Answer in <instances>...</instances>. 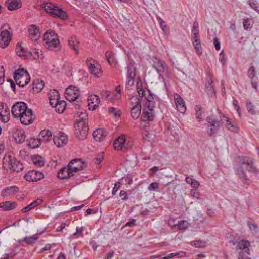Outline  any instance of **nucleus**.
<instances>
[{"label": "nucleus", "mask_w": 259, "mask_h": 259, "mask_svg": "<svg viewBox=\"0 0 259 259\" xmlns=\"http://www.w3.org/2000/svg\"><path fill=\"white\" fill-rule=\"evenodd\" d=\"M238 165L237 169V174L239 179L244 184L249 185L250 180L248 178L245 168L248 167V171L256 175L258 172L257 168L254 165L253 159L247 156H238Z\"/></svg>", "instance_id": "1"}, {"label": "nucleus", "mask_w": 259, "mask_h": 259, "mask_svg": "<svg viewBox=\"0 0 259 259\" xmlns=\"http://www.w3.org/2000/svg\"><path fill=\"white\" fill-rule=\"evenodd\" d=\"M88 114L85 112H81L78 119H76L74 125L75 128V135L79 140H84L88 135L89 127L88 125Z\"/></svg>", "instance_id": "2"}, {"label": "nucleus", "mask_w": 259, "mask_h": 259, "mask_svg": "<svg viewBox=\"0 0 259 259\" xmlns=\"http://www.w3.org/2000/svg\"><path fill=\"white\" fill-rule=\"evenodd\" d=\"M43 41L46 48L49 50L58 51L60 49L58 35L52 30L47 31L43 35Z\"/></svg>", "instance_id": "3"}, {"label": "nucleus", "mask_w": 259, "mask_h": 259, "mask_svg": "<svg viewBox=\"0 0 259 259\" xmlns=\"http://www.w3.org/2000/svg\"><path fill=\"white\" fill-rule=\"evenodd\" d=\"M3 167L7 170L19 172L23 169V165L19 161H17L13 156L6 155L3 158Z\"/></svg>", "instance_id": "4"}, {"label": "nucleus", "mask_w": 259, "mask_h": 259, "mask_svg": "<svg viewBox=\"0 0 259 259\" xmlns=\"http://www.w3.org/2000/svg\"><path fill=\"white\" fill-rule=\"evenodd\" d=\"M44 9L46 13L54 17L59 18L62 20L67 18V15L64 11L61 8L51 2H47L44 4Z\"/></svg>", "instance_id": "5"}, {"label": "nucleus", "mask_w": 259, "mask_h": 259, "mask_svg": "<svg viewBox=\"0 0 259 259\" xmlns=\"http://www.w3.org/2000/svg\"><path fill=\"white\" fill-rule=\"evenodd\" d=\"M12 30L8 23L4 24L1 27L0 47L6 48L10 44L12 37Z\"/></svg>", "instance_id": "6"}, {"label": "nucleus", "mask_w": 259, "mask_h": 259, "mask_svg": "<svg viewBox=\"0 0 259 259\" xmlns=\"http://www.w3.org/2000/svg\"><path fill=\"white\" fill-rule=\"evenodd\" d=\"M14 78L16 84L20 87L27 85L30 81V76L24 68L16 70L14 73Z\"/></svg>", "instance_id": "7"}, {"label": "nucleus", "mask_w": 259, "mask_h": 259, "mask_svg": "<svg viewBox=\"0 0 259 259\" xmlns=\"http://www.w3.org/2000/svg\"><path fill=\"white\" fill-rule=\"evenodd\" d=\"M127 82L126 83V88L129 90V88L134 85V78L136 76V68L134 66V62L131 61L127 67Z\"/></svg>", "instance_id": "8"}, {"label": "nucleus", "mask_w": 259, "mask_h": 259, "mask_svg": "<svg viewBox=\"0 0 259 259\" xmlns=\"http://www.w3.org/2000/svg\"><path fill=\"white\" fill-rule=\"evenodd\" d=\"M23 112V114L19 117L21 122L25 125L33 123L35 119V116L33 114L32 110L27 108L26 110Z\"/></svg>", "instance_id": "9"}, {"label": "nucleus", "mask_w": 259, "mask_h": 259, "mask_svg": "<svg viewBox=\"0 0 259 259\" xmlns=\"http://www.w3.org/2000/svg\"><path fill=\"white\" fill-rule=\"evenodd\" d=\"M66 99L70 102L76 101L80 95V90L75 86H69L65 91Z\"/></svg>", "instance_id": "10"}, {"label": "nucleus", "mask_w": 259, "mask_h": 259, "mask_svg": "<svg viewBox=\"0 0 259 259\" xmlns=\"http://www.w3.org/2000/svg\"><path fill=\"white\" fill-rule=\"evenodd\" d=\"M68 165L74 174L82 170L86 166L84 162L81 158L72 159L68 163Z\"/></svg>", "instance_id": "11"}, {"label": "nucleus", "mask_w": 259, "mask_h": 259, "mask_svg": "<svg viewBox=\"0 0 259 259\" xmlns=\"http://www.w3.org/2000/svg\"><path fill=\"white\" fill-rule=\"evenodd\" d=\"M206 121L209 124V126H210L209 130L208 131V134L209 136H211L217 133L220 129V121L217 120L214 118L213 115H211L208 117L206 118Z\"/></svg>", "instance_id": "12"}, {"label": "nucleus", "mask_w": 259, "mask_h": 259, "mask_svg": "<svg viewBox=\"0 0 259 259\" xmlns=\"http://www.w3.org/2000/svg\"><path fill=\"white\" fill-rule=\"evenodd\" d=\"M27 108V104L24 102H17L12 107V114L14 117H19L23 114V111L26 110Z\"/></svg>", "instance_id": "13"}, {"label": "nucleus", "mask_w": 259, "mask_h": 259, "mask_svg": "<svg viewBox=\"0 0 259 259\" xmlns=\"http://www.w3.org/2000/svg\"><path fill=\"white\" fill-rule=\"evenodd\" d=\"M53 141L57 147H63L67 144L68 138L64 133L59 132L54 136Z\"/></svg>", "instance_id": "14"}, {"label": "nucleus", "mask_w": 259, "mask_h": 259, "mask_svg": "<svg viewBox=\"0 0 259 259\" xmlns=\"http://www.w3.org/2000/svg\"><path fill=\"white\" fill-rule=\"evenodd\" d=\"M44 177L42 172L34 170L28 171L24 176L26 180L29 182L37 181L42 179Z\"/></svg>", "instance_id": "15"}, {"label": "nucleus", "mask_w": 259, "mask_h": 259, "mask_svg": "<svg viewBox=\"0 0 259 259\" xmlns=\"http://www.w3.org/2000/svg\"><path fill=\"white\" fill-rule=\"evenodd\" d=\"M174 99L176 108L178 112L181 113H184L186 110V107L185 101L178 94H175Z\"/></svg>", "instance_id": "16"}, {"label": "nucleus", "mask_w": 259, "mask_h": 259, "mask_svg": "<svg viewBox=\"0 0 259 259\" xmlns=\"http://www.w3.org/2000/svg\"><path fill=\"white\" fill-rule=\"evenodd\" d=\"M88 68L90 73L94 76L100 77L102 76L101 66L96 60L93 61V63L90 64Z\"/></svg>", "instance_id": "17"}, {"label": "nucleus", "mask_w": 259, "mask_h": 259, "mask_svg": "<svg viewBox=\"0 0 259 259\" xmlns=\"http://www.w3.org/2000/svg\"><path fill=\"white\" fill-rule=\"evenodd\" d=\"M10 111L7 105L4 103H0V119L4 123L9 120Z\"/></svg>", "instance_id": "18"}, {"label": "nucleus", "mask_w": 259, "mask_h": 259, "mask_svg": "<svg viewBox=\"0 0 259 259\" xmlns=\"http://www.w3.org/2000/svg\"><path fill=\"white\" fill-rule=\"evenodd\" d=\"M29 37L34 41H37L40 36L39 29L35 25H31L28 28Z\"/></svg>", "instance_id": "19"}, {"label": "nucleus", "mask_w": 259, "mask_h": 259, "mask_svg": "<svg viewBox=\"0 0 259 259\" xmlns=\"http://www.w3.org/2000/svg\"><path fill=\"white\" fill-rule=\"evenodd\" d=\"M100 102L99 97L96 95H91L88 98V106L89 109L94 110Z\"/></svg>", "instance_id": "20"}, {"label": "nucleus", "mask_w": 259, "mask_h": 259, "mask_svg": "<svg viewBox=\"0 0 259 259\" xmlns=\"http://www.w3.org/2000/svg\"><path fill=\"white\" fill-rule=\"evenodd\" d=\"M136 105H134L131 110V114L132 117L134 119H137L141 114V105L140 103V100L138 98L135 99Z\"/></svg>", "instance_id": "21"}, {"label": "nucleus", "mask_w": 259, "mask_h": 259, "mask_svg": "<svg viewBox=\"0 0 259 259\" xmlns=\"http://www.w3.org/2000/svg\"><path fill=\"white\" fill-rule=\"evenodd\" d=\"M74 175L69 165L61 168L58 172V177L60 179H68Z\"/></svg>", "instance_id": "22"}, {"label": "nucleus", "mask_w": 259, "mask_h": 259, "mask_svg": "<svg viewBox=\"0 0 259 259\" xmlns=\"http://www.w3.org/2000/svg\"><path fill=\"white\" fill-rule=\"evenodd\" d=\"M108 132L103 128H98L93 132V136L96 141H103L107 136Z\"/></svg>", "instance_id": "23"}, {"label": "nucleus", "mask_w": 259, "mask_h": 259, "mask_svg": "<svg viewBox=\"0 0 259 259\" xmlns=\"http://www.w3.org/2000/svg\"><path fill=\"white\" fill-rule=\"evenodd\" d=\"M79 43V41L75 36H72L68 38V44L69 46L74 50L75 54L77 55L79 54V53L78 49Z\"/></svg>", "instance_id": "24"}, {"label": "nucleus", "mask_w": 259, "mask_h": 259, "mask_svg": "<svg viewBox=\"0 0 259 259\" xmlns=\"http://www.w3.org/2000/svg\"><path fill=\"white\" fill-rule=\"evenodd\" d=\"M125 142V137L124 135H121L118 137L114 142V148L115 150L120 151L122 150L124 147L126 148L125 146H124Z\"/></svg>", "instance_id": "25"}, {"label": "nucleus", "mask_w": 259, "mask_h": 259, "mask_svg": "<svg viewBox=\"0 0 259 259\" xmlns=\"http://www.w3.org/2000/svg\"><path fill=\"white\" fill-rule=\"evenodd\" d=\"M60 94L58 91L56 90H51L49 93V99L50 105L53 107L55 104L59 101Z\"/></svg>", "instance_id": "26"}, {"label": "nucleus", "mask_w": 259, "mask_h": 259, "mask_svg": "<svg viewBox=\"0 0 259 259\" xmlns=\"http://www.w3.org/2000/svg\"><path fill=\"white\" fill-rule=\"evenodd\" d=\"M17 205L14 201H5L0 203V209L3 211H10L14 209Z\"/></svg>", "instance_id": "27"}, {"label": "nucleus", "mask_w": 259, "mask_h": 259, "mask_svg": "<svg viewBox=\"0 0 259 259\" xmlns=\"http://www.w3.org/2000/svg\"><path fill=\"white\" fill-rule=\"evenodd\" d=\"M155 115L154 110L146 109L144 108L143 109L142 113V117L144 120L153 121Z\"/></svg>", "instance_id": "28"}, {"label": "nucleus", "mask_w": 259, "mask_h": 259, "mask_svg": "<svg viewBox=\"0 0 259 259\" xmlns=\"http://www.w3.org/2000/svg\"><path fill=\"white\" fill-rule=\"evenodd\" d=\"M52 136L51 131L49 130L44 129L40 132L38 139L41 142H48L51 140Z\"/></svg>", "instance_id": "29"}, {"label": "nucleus", "mask_w": 259, "mask_h": 259, "mask_svg": "<svg viewBox=\"0 0 259 259\" xmlns=\"http://www.w3.org/2000/svg\"><path fill=\"white\" fill-rule=\"evenodd\" d=\"M153 66L159 73L164 72L165 69L167 67V64L165 63V62L161 60L154 61Z\"/></svg>", "instance_id": "30"}, {"label": "nucleus", "mask_w": 259, "mask_h": 259, "mask_svg": "<svg viewBox=\"0 0 259 259\" xmlns=\"http://www.w3.org/2000/svg\"><path fill=\"white\" fill-rule=\"evenodd\" d=\"M205 88L207 94L209 96H213L215 95V91L213 85V80L211 78L207 79Z\"/></svg>", "instance_id": "31"}, {"label": "nucleus", "mask_w": 259, "mask_h": 259, "mask_svg": "<svg viewBox=\"0 0 259 259\" xmlns=\"http://www.w3.org/2000/svg\"><path fill=\"white\" fill-rule=\"evenodd\" d=\"M19 188L16 186L8 187L3 190L2 195L4 197L14 195L18 192Z\"/></svg>", "instance_id": "32"}, {"label": "nucleus", "mask_w": 259, "mask_h": 259, "mask_svg": "<svg viewBox=\"0 0 259 259\" xmlns=\"http://www.w3.org/2000/svg\"><path fill=\"white\" fill-rule=\"evenodd\" d=\"M148 92L149 93V95L147 97H145L146 102L145 104V108L146 109L154 110L155 105V102L153 100L154 98L151 94L150 91L148 90Z\"/></svg>", "instance_id": "33"}, {"label": "nucleus", "mask_w": 259, "mask_h": 259, "mask_svg": "<svg viewBox=\"0 0 259 259\" xmlns=\"http://www.w3.org/2000/svg\"><path fill=\"white\" fill-rule=\"evenodd\" d=\"M42 202V200L40 199H37L36 200L31 202L30 204L24 207L22 209V212L25 213L30 211V210L34 208L37 206L40 205Z\"/></svg>", "instance_id": "34"}, {"label": "nucleus", "mask_w": 259, "mask_h": 259, "mask_svg": "<svg viewBox=\"0 0 259 259\" xmlns=\"http://www.w3.org/2000/svg\"><path fill=\"white\" fill-rule=\"evenodd\" d=\"M22 3L20 0H11L7 6L8 9L10 11L15 10L21 8Z\"/></svg>", "instance_id": "35"}, {"label": "nucleus", "mask_w": 259, "mask_h": 259, "mask_svg": "<svg viewBox=\"0 0 259 259\" xmlns=\"http://www.w3.org/2000/svg\"><path fill=\"white\" fill-rule=\"evenodd\" d=\"M195 114L196 119L199 121L203 120L204 116V111L200 105H196L195 107Z\"/></svg>", "instance_id": "36"}, {"label": "nucleus", "mask_w": 259, "mask_h": 259, "mask_svg": "<svg viewBox=\"0 0 259 259\" xmlns=\"http://www.w3.org/2000/svg\"><path fill=\"white\" fill-rule=\"evenodd\" d=\"M38 239V237L36 235H34L31 237H26L20 239L18 242L19 243L25 242L29 245H33Z\"/></svg>", "instance_id": "37"}, {"label": "nucleus", "mask_w": 259, "mask_h": 259, "mask_svg": "<svg viewBox=\"0 0 259 259\" xmlns=\"http://www.w3.org/2000/svg\"><path fill=\"white\" fill-rule=\"evenodd\" d=\"M27 145L32 149L38 148L41 143L38 138L37 139L31 138L27 140Z\"/></svg>", "instance_id": "38"}, {"label": "nucleus", "mask_w": 259, "mask_h": 259, "mask_svg": "<svg viewBox=\"0 0 259 259\" xmlns=\"http://www.w3.org/2000/svg\"><path fill=\"white\" fill-rule=\"evenodd\" d=\"M33 90L34 92L38 93L40 92L44 87V83L42 80L35 79L33 82Z\"/></svg>", "instance_id": "39"}, {"label": "nucleus", "mask_w": 259, "mask_h": 259, "mask_svg": "<svg viewBox=\"0 0 259 259\" xmlns=\"http://www.w3.org/2000/svg\"><path fill=\"white\" fill-rule=\"evenodd\" d=\"M66 106V103L65 101H59L58 103H56V104H55L54 105L53 107L56 108V111H57L59 113H62L64 112Z\"/></svg>", "instance_id": "40"}, {"label": "nucleus", "mask_w": 259, "mask_h": 259, "mask_svg": "<svg viewBox=\"0 0 259 259\" xmlns=\"http://www.w3.org/2000/svg\"><path fill=\"white\" fill-rule=\"evenodd\" d=\"M246 108L248 113L252 115H255L257 113V111L255 109V106L249 100H247L246 102Z\"/></svg>", "instance_id": "41"}, {"label": "nucleus", "mask_w": 259, "mask_h": 259, "mask_svg": "<svg viewBox=\"0 0 259 259\" xmlns=\"http://www.w3.org/2000/svg\"><path fill=\"white\" fill-rule=\"evenodd\" d=\"M105 56L109 64L112 66L115 65L116 61L113 52L108 51L106 52Z\"/></svg>", "instance_id": "42"}, {"label": "nucleus", "mask_w": 259, "mask_h": 259, "mask_svg": "<svg viewBox=\"0 0 259 259\" xmlns=\"http://www.w3.org/2000/svg\"><path fill=\"white\" fill-rule=\"evenodd\" d=\"M185 255V252H180L177 253H171L165 256H162L161 255L157 256L158 257H161L162 259H170L174 257L177 256L178 257H181L184 256Z\"/></svg>", "instance_id": "43"}, {"label": "nucleus", "mask_w": 259, "mask_h": 259, "mask_svg": "<svg viewBox=\"0 0 259 259\" xmlns=\"http://www.w3.org/2000/svg\"><path fill=\"white\" fill-rule=\"evenodd\" d=\"M250 245L249 241L242 239L237 243V247L240 249H242L248 248Z\"/></svg>", "instance_id": "44"}, {"label": "nucleus", "mask_w": 259, "mask_h": 259, "mask_svg": "<svg viewBox=\"0 0 259 259\" xmlns=\"http://www.w3.org/2000/svg\"><path fill=\"white\" fill-rule=\"evenodd\" d=\"M174 227L175 228L177 227L179 230H184L188 228V223L185 220H181L178 222L177 224L174 225Z\"/></svg>", "instance_id": "45"}, {"label": "nucleus", "mask_w": 259, "mask_h": 259, "mask_svg": "<svg viewBox=\"0 0 259 259\" xmlns=\"http://www.w3.org/2000/svg\"><path fill=\"white\" fill-rule=\"evenodd\" d=\"M14 137L16 142L20 144L22 143L25 141V136L20 132L16 133Z\"/></svg>", "instance_id": "46"}, {"label": "nucleus", "mask_w": 259, "mask_h": 259, "mask_svg": "<svg viewBox=\"0 0 259 259\" xmlns=\"http://www.w3.org/2000/svg\"><path fill=\"white\" fill-rule=\"evenodd\" d=\"M15 49L17 55L22 57L24 55L26 49L20 44H17Z\"/></svg>", "instance_id": "47"}, {"label": "nucleus", "mask_w": 259, "mask_h": 259, "mask_svg": "<svg viewBox=\"0 0 259 259\" xmlns=\"http://www.w3.org/2000/svg\"><path fill=\"white\" fill-rule=\"evenodd\" d=\"M193 45L194 47L195 50L197 53L198 55L200 56L202 52V47L201 45L200 41L197 42H192Z\"/></svg>", "instance_id": "48"}, {"label": "nucleus", "mask_w": 259, "mask_h": 259, "mask_svg": "<svg viewBox=\"0 0 259 259\" xmlns=\"http://www.w3.org/2000/svg\"><path fill=\"white\" fill-rule=\"evenodd\" d=\"M157 19L159 23L160 28L163 30V31L166 33L168 31V29L167 28L165 22L161 18L159 17H157Z\"/></svg>", "instance_id": "49"}, {"label": "nucleus", "mask_w": 259, "mask_h": 259, "mask_svg": "<svg viewBox=\"0 0 259 259\" xmlns=\"http://www.w3.org/2000/svg\"><path fill=\"white\" fill-rule=\"evenodd\" d=\"M250 6L256 11L257 12H259V5L254 0H249L248 2Z\"/></svg>", "instance_id": "50"}, {"label": "nucleus", "mask_w": 259, "mask_h": 259, "mask_svg": "<svg viewBox=\"0 0 259 259\" xmlns=\"http://www.w3.org/2000/svg\"><path fill=\"white\" fill-rule=\"evenodd\" d=\"M248 76L251 80H253L255 76V71L254 66L250 67L248 70Z\"/></svg>", "instance_id": "51"}, {"label": "nucleus", "mask_w": 259, "mask_h": 259, "mask_svg": "<svg viewBox=\"0 0 259 259\" xmlns=\"http://www.w3.org/2000/svg\"><path fill=\"white\" fill-rule=\"evenodd\" d=\"M223 117L226 118V127L228 130H230L231 131H234L235 127L232 123V122H231L229 118H227L224 115H223Z\"/></svg>", "instance_id": "52"}, {"label": "nucleus", "mask_w": 259, "mask_h": 259, "mask_svg": "<svg viewBox=\"0 0 259 259\" xmlns=\"http://www.w3.org/2000/svg\"><path fill=\"white\" fill-rule=\"evenodd\" d=\"M243 27L245 30H248V29L252 27L251 21L248 18L243 19Z\"/></svg>", "instance_id": "53"}, {"label": "nucleus", "mask_w": 259, "mask_h": 259, "mask_svg": "<svg viewBox=\"0 0 259 259\" xmlns=\"http://www.w3.org/2000/svg\"><path fill=\"white\" fill-rule=\"evenodd\" d=\"M233 104L235 109L237 110L239 117H241V108L239 105L238 101L236 99L233 100Z\"/></svg>", "instance_id": "54"}, {"label": "nucleus", "mask_w": 259, "mask_h": 259, "mask_svg": "<svg viewBox=\"0 0 259 259\" xmlns=\"http://www.w3.org/2000/svg\"><path fill=\"white\" fill-rule=\"evenodd\" d=\"M247 224L250 230H254L256 232L257 231V226L253 221H248Z\"/></svg>", "instance_id": "55"}, {"label": "nucleus", "mask_w": 259, "mask_h": 259, "mask_svg": "<svg viewBox=\"0 0 259 259\" xmlns=\"http://www.w3.org/2000/svg\"><path fill=\"white\" fill-rule=\"evenodd\" d=\"M158 188L159 184L157 182H153L149 185L148 189L150 191H154L158 189Z\"/></svg>", "instance_id": "56"}, {"label": "nucleus", "mask_w": 259, "mask_h": 259, "mask_svg": "<svg viewBox=\"0 0 259 259\" xmlns=\"http://www.w3.org/2000/svg\"><path fill=\"white\" fill-rule=\"evenodd\" d=\"M33 162L35 165L39 166V167H42L44 165V161H42L39 159H37V158H33Z\"/></svg>", "instance_id": "57"}, {"label": "nucleus", "mask_w": 259, "mask_h": 259, "mask_svg": "<svg viewBox=\"0 0 259 259\" xmlns=\"http://www.w3.org/2000/svg\"><path fill=\"white\" fill-rule=\"evenodd\" d=\"M121 187V183L119 182H116L113 188L112 194L113 195H115L116 194V192L118 190V189Z\"/></svg>", "instance_id": "58"}, {"label": "nucleus", "mask_w": 259, "mask_h": 259, "mask_svg": "<svg viewBox=\"0 0 259 259\" xmlns=\"http://www.w3.org/2000/svg\"><path fill=\"white\" fill-rule=\"evenodd\" d=\"M108 111L110 113H113L115 116H120L121 112L120 111H116V109L114 107H110Z\"/></svg>", "instance_id": "59"}, {"label": "nucleus", "mask_w": 259, "mask_h": 259, "mask_svg": "<svg viewBox=\"0 0 259 259\" xmlns=\"http://www.w3.org/2000/svg\"><path fill=\"white\" fill-rule=\"evenodd\" d=\"M120 197L123 201H126L128 199V195L127 192L124 190H121L119 193Z\"/></svg>", "instance_id": "60"}, {"label": "nucleus", "mask_w": 259, "mask_h": 259, "mask_svg": "<svg viewBox=\"0 0 259 259\" xmlns=\"http://www.w3.org/2000/svg\"><path fill=\"white\" fill-rule=\"evenodd\" d=\"M199 33L198 23L196 21L194 22L192 29V33Z\"/></svg>", "instance_id": "61"}, {"label": "nucleus", "mask_w": 259, "mask_h": 259, "mask_svg": "<svg viewBox=\"0 0 259 259\" xmlns=\"http://www.w3.org/2000/svg\"><path fill=\"white\" fill-rule=\"evenodd\" d=\"M199 192L195 189H191L190 191V195L193 197L198 199L199 196Z\"/></svg>", "instance_id": "62"}, {"label": "nucleus", "mask_w": 259, "mask_h": 259, "mask_svg": "<svg viewBox=\"0 0 259 259\" xmlns=\"http://www.w3.org/2000/svg\"><path fill=\"white\" fill-rule=\"evenodd\" d=\"M194 245L197 248H203L205 246V243L201 241H196L194 242Z\"/></svg>", "instance_id": "63"}, {"label": "nucleus", "mask_w": 259, "mask_h": 259, "mask_svg": "<svg viewBox=\"0 0 259 259\" xmlns=\"http://www.w3.org/2000/svg\"><path fill=\"white\" fill-rule=\"evenodd\" d=\"M238 259H250V258L249 257L248 255L245 254V252L241 251L239 253Z\"/></svg>", "instance_id": "64"}]
</instances>
